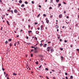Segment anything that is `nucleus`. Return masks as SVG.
<instances>
[{"label": "nucleus", "instance_id": "obj_1", "mask_svg": "<svg viewBox=\"0 0 79 79\" xmlns=\"http://www.w3.org/2000/svg\"><path fill=\"white\" fill-rule=\"evenodd\" d=\"M45 20L46 21V22L47 24L48 23H49V20L48 19V18H46Z\"/></svg>", "mask_w": 79, "mask_h": 79}, {"label": "nucleus", "instance_id": "obj_2", "mask_svg": "<svg viewBox=\"0 0 79 79\" xmlns=\"http://www.w3.org/2000/svg\"><path fill=\"white\" fill-rule=\"evenodd\" d=\"M51 49V47H48L47 48V51L48 52H50V50Z\"/></svg>", "mask_w": 79, "mask_h": 79}, {"label": "nucleus", "instance_id": "obj_3", "mask_svg": "<svg viewBox=\"0 0 79 79\" xmlns=\"http://www.w3.org/2000/svg\"><path fill=\"white\" fill-rule=\"evenodd\" d=\"M59 18H61L63 17V15L62 14H60L59 15Z\"/></svg>", "mask_w": 79, "mask_h": 79}, {"label": "nucleus", "instance_id": "obj_4", "mask_svg": "<svg viewBox=\"0 0 79 79\" xmlns=\"http://www.w3.org/2000/svg\"><path fill=\"white\" fill-rule=\"evenodd\" d=\"M47 44H45L44 46L43 47H44L45 48L46 47H47Z\"/></svg>", "mask_w": 79, "mask_h": 79}, {"label": "nucleus", "instance_id": "obj_5", "mask_svg": "<svg viewBox=\"0 0 79 79\" xmlns=\"http://www.w3.org/2000/svg\"><path fill=\"white\" fill-rule=\"evenodd\" d=\"M60 58H61V60H63V56H61Z\"/></svg>", "mask_w": 79, "mask_h": 79}, {"label": "nucleus", "instance_id": "obj_6", "mask_svg": "<svg viewBox=\"0 0 79 79\" xmlns=\"http://www.w3.org/2000/svg\"><path fill=\"white\" fill-rule=\"evenodd\" d=\"M17 12H18V10H14V12L15 13H16Z\"/></svg>", "mask_w": 79, "mask_h": 79}, {"label": "nucleus", "instance_id": "obj_7", "mask_svg": "<svg viewBox=\"0 0 79 79\" xmlns=\"http://www.w3.org/2000/svg\"><path fill=\"white\" fill-rule=\"evenodd\" d=\"M13 74L14 76H16L17 75V74L16 73H13Z\"/></svg>", "mask_w": 79, "mask_h": 79}, {"label": "nucleus", "instance_id": "obj_8", "mask_svg": "<svg viewBox=\"0 0 79 79\" xmlns=\"http://www.w3.org/2000/svg\"><path fill=\"white\" fill-rule=\"evenodd\" d=\"M56 29H58V26L57 25H56Z\"/></svg>", "mask_w": 79, "mask_h": 79}, {"label": "nucleus", "instance_id": "obj_9", "mask_svg": "<svg viewBox=\"0 0 79 79\" xmlns=\"http://www.w3.org/2000/svg\"><path fill=\"white\" fill-rule=\"evenodd\" d=\"M22 1L21 0H20L19 2V3H22Z\"/></svg>", "mask_w": 79, "mask_h": 79}, {"label": "nucleus", "instance_id": "obj_10", "mask_svg": "<svg viewBox=\"0 0 79 79\" xmlns=\"http://www.w3.org/2000/svg\"><path fill=\"white\" fill-rule=\"evenodd\" d=\"M6 22L8 25H10V23H9V22H8V21H7Z\"/></svg>", "mask_w": 79, "mask_h": 79}, {"label": "nucleus", "instance_id": "obj_11", "mask_svg": "<svg viewBox=\"0 0 79 79\" xmlns=\"http://www.w3.org/2000/svg\"><path fill=\"white\" fill-rule=\"evenodd\" d=\"M61 4L60 3L58 4V7H60V6H61Z\"/></svg>", "mask_w": 79, "mask_h": 79}, {"label": "nucleus", "instance_id": "obj_12", "mask_svg": "<svg viewBox=\"0 0 79 79\" xmlns=\"http://www.w3.org/2000/svg\"><path fill=\"white\" fill-rule=\"evenodd\" d=\"M24 4H22L21 6V7H24Z\"/></svg>", "mask_w": 79, "mask_h": 79}, {"label": "nucleus", "instance_id": "obj_13", "mask_svg": "<svg viewBox=\"0 0 79 79\" xmlns=\"http://www.w3.org/2000/svg\"><path fill=\"white\" fill-rule=\"evenodd\" d=\"M53 0H50V3H53Z\"/></svg>", "mask_w": 79, "mask_h": 79}, {"label": "nucleus", "instance_id": "obj_14", "mask_svg": "<svg viewBox=\"0 0 79 79\" xmlns=\"http://www.w3.org/2000/svg\"><path fill=\"white\" fill-rule=\"evenodd\" d=\"M37 32H38V31H36L35 33H36V34H38L39 33V31H38V33H37Z\"/></svg>", "mask_w": 79, "mask_h": 79}, {"label": "nucleus", "instance_id": "obj_15", "mask_svg": "<svg viewBox=\"0 0 79 79\" xmlns=\"http://www.w3.org/2000/svg\"><path fill=\"white\" fill-rule=\"evenodd\" d=\"M35 64H39V62L38 61L36 62H35Z\"/></svg>", "mask_w": 79, "mask_h": 79}, {"label": "nucleus", "instance_id": "obj_16", "mask_svg": "<svg viewBox=\"0 0 79 79\" xmlns=\"http://www.w3.org/2000/svg\"><path fill=\"white\" fill-rule=\"evenodd\" d=\"M51 53H52V52H53V49H51Z\"/></svg>", "mask_w": 79, "mask_h": 79}, {"label": "nucleus", "instance_id": "obj_17", "mask_svg": "<svg viewBox=\"0 0 79 79\" xmlns=\"http://www.w3.org/2000/svg\"><path fill=\"white\" fill-rule=\"evenodd\" d=\"M70 79H72L73 78V77L72 76H70Z\"/></svg>", "mask_w": 79, "mask_h": 79}, {"label": "nucleus", "instance_id": "obj_18", "mask_svg": "<svg viewBox=\"0 0 79 79\" xmlns=\"http://www.w3.org/2000/svg\"><path fill=\"white\" fill-rule=\"evenodd\" d=\"M24 3H25V4H27L28 3V2H24Z\"/></svg>", "mask_w": 79, "mask_h": 79}, {"label": "nucleus", "instance_id": "obj_19", "mask_svg": "<svg viewBox=\"0 0 79 79\" xmlns=\"http://www.w3.org/2000/svg\"><path fill=\"white\" fill-rule=\"evenodd\" d=\"M31 3H32L33 4H34V1H32L31 2Z\"/></svg>", "mask_w": 79, "mask_h": 79}, {"label": "nucleus", "instance_id": "obj_20", "mask_svg": "<svg viewBox=\"0 0 79 79\" xmlns=\"http://www.w3.org/2000/svg\"><path fill=\"white\" fill-rule=\"evenodd\" d=\"M41 67H42V65H40L39 67V68H40V69L41 68Z\"/></svg>", "mask_w": 79, "mask_h": 79}, {"label": "nucleus", "instance_id": "obj_21", "mask_svg": "<svg viewBox=\"0 0 79 79\" xmlns=\"http://www.w3.org/2000/svg\"><path fill=\"white\" fill-rule=\"evenodd\" d=\"M6 44H8V41H6L5 42Z\"/></svg>", "mask_w": 79, "mask_h": 79}, {"label": "nucleus", "instance_id": "obj_22", "mask_svg": "<svg viewBox=\"0 0 79 79\" xmlns=\"http://www.w3.org/2000/svg\"><path fill=\"white\" fill-rule=\"evenodd\" d=\"M37 24H38V23L37 22V23H35V25H37Z\"/></svg>", "mask_w": 79, "mask_h": 79}, {"label": "nucleus", "instance_id": "obj_23", "mask_svg": "<svg viewBox=\"0 0 79 79\" xmlns=\"http://www.w3.org/2000/svg\"><path fill=\"white\" fill-rule=\"evenodd\" d=\"M10 47H11V46H12V44H11V43H10Z\"/></svg>", "mask_w": 79, "mask_h": 79}, {"label": "nucleus", "instance_id": "obj_24", "mask_svg": "<svg viewBox=\"0 0 79 79\" xmlns=\"http://www.w3.org/2000/svg\"><path fill=\"white\" fill-rule=\"evenodd\" d=\"M30 32H32V31H28V33H30Z\"/></svg>", "mask_w": 79, "mask_h": 79}, {"label": "nucleus", "instance_id": "obj_25", "mask_svg": "<svg viewBox=\"0 0 79 79\" xmlns=\"http://www.w3.org/2000/svg\"><path fill=\"white\" fill-rule=\"evenodd\" d=\"M6 77H8V74H6Z\"/></svg>", "mask_w": 79, "mask_h": 79}, {"label": "nucleus", "instance_id": "obj_26", "mask_svg": "<svg viewBox=\"0 0 79 79\" xmlns=\"http://www.w3.org/2000/svg\"><path fill=\"white\" fill-rule=\"evenodd\" d=\"M34 48H35V50H36V49L37 48V47H36V48L35 47Z\"/></svg>", "mask_w": 79, "mask_h": 79}, {"label": "nucleus", "instance_id": "obj_27", "mask_svg": "<svg viewBox=\"0 0 79 79\" xmlns=\"http://www.w3.org/2000/svg\"><path fill=\"white\" fill-rule=\"evenodd\" d=\"M33 56V55L32 54H31V57H32Z\"/></svg>", "mask_w": 79, "mask_h": 79}, {"label": "nucleus", "instance_id": "obj_28", "mask_svg": "<svg viewBox=\"0 0 79 79\" xmlns=\"http://www.w3.org/2000/svg\"><path fill=\"white\" fill-rule=\"evenodd\" d=\"M63 3L64 4V5H66V3H65V2H63Z\"/></svg>", "mask_w": 79, "mask_h": 79}, {"label": "nucleus", "instance_id": "obj_29", "mask_svg": "<svg viewBox=\"0 0 79 79\" xmlns=\"http://www.w3.org/2000/svg\"><path fill=\"white\" fill-rule=\"evenodd\" d=\"M44 16H47V15H45V14H43Z\"/></svg>", "mask_w": 79, "mask_h": 79}, {"label": "nucleus", "instance_id": "obj_30", "mask_svg": "<svg viewBox=\"0 0 79 79\" xmlns=\"http://www.w3.org/2000/svg\"><path fill=\"white\" fill-rule=\"evenodd\" d=\"M38 51H35V52L34 53H37Z\"/></svg>", "mask_w": 79, "mask_h": 79}, {"label": "nucleus", "instance_id": "obj_31", "mask_svg": "<svg viewBox=\"0 0 79 79\" xmlns=\"http://www.w3.org/2000/svg\"><path fill=\"white\" fill-rule=\"evenodd\" d=\"M8 40H9V41H10V42H11V39H9Z\"/></svg>", "mask_w": 79, "mask_h": 79}, {"label": "nucleus", "instance_id": "obj_32", "mask_svg": "<svg viewBox=\"0 0 79 79\" xmlns=\"http://www.w3.org/2000/svg\"><path fill=\"white\" fill-rule=\"evenodd\" d=\"M64 42L65 43H66V42H67V40H64Z\"/></svg>", "mask_w": 79, "mask_h": 79}, {"label": "nucleus", "instance_id": "obj_33", "mask_svg": "<svg viewBox=\"0 0 79 79\" xmlns=\"http://www.w3.org/2000/svg\"><path fill=\"white\" fill-rule=\"evenodd\" d=\"M40 14H39L37 16V17H39V16H40Z\"/></svg>", "mask_w": 79, "mask_h": 79}, {"label": "nucleus", "instance_id": "obj_34", "mask_svg": "<svg viewBox=\"0 0 79 79\" xmlns=\"http://www.w3.org/2000/svg\"><path fill=\"white\" fill-rule=\"evenodd\" d=\"M59 0H56V2H59Z\"/></svg>", "mask_w": 79, "mask_h": 79}, {"label": "nucleus", "instance_id": "obj_35", "mask_svg": "<svg viewBox=\"0 0 79 79\" xmlns=\"http://www.w3.org/2000/svg\"><path fill=\"white\" fill-rule=\"evenodd\" d=\"M35 39H36V40H37V38H36V37H35Z\"/></svg>", "mask_w": 79, "mask_h": 79}, {"label": "nucleus", "instance_id": "obj_36", "mask_svg": "<svg viewBox=\"0 0 79 79\" xmlns=\"http://www.w3.org/2000/svg\"><path fill=\"white\" fill-rule=\"evenodd\" d=\"M50 9H52V7H50L49 8V9L50 10Z\"/></svg>", "mask_w": 79, "mask_h": 79}, {"label": "nucleus", "instance_id": "obj_37", "mask_svg": "<svg viewBox=\"0 0 79 79\" xmlns=\"http://www.w3.org/2000/svg\"><path fill=\"white\" fill-rule=\"evenodd\" d=\"M45 70H47V71L48 70V69H47V68H45Z\"/></svg>", "mask_w": 79, "mask_h": 79}, {"label": "nucleus", "instance_id": "obj_38", "mask_svg": "<svg viewBox=\"0 0 79 79\" xmlns=\"http://www.w3.org/2000/svg\"><path fill=\"white\" fill-rule=\"evenodd\" d=\"M65 75H66V76H67V75H68V73H65Z\"/></svg>", "mask_w": 79, "mask_h": 79}, {"label": "nucleus", "instance_id": "obj_39", "mask_svg": "<svg viewBox=\"0 0 79 79\" xmlns=\"http://www.w3.org/2000/svg\"><path fill=\"white\" fill-rule=\"evenodd\" d=\"M2 69L3 71H5V69H4L3 68H2Z\"/></svg>", "mask_w": 79, "mask_h": 79}, {"label": "nucleus", "instance_id": "obj_40", "mask_svg": "<svg viewBox=\"0 0 79 79\" xmlns=\"http://www.w3.org/2000/svg\"><path fill=\"white\" fill-rule=\"evenodd\" d=\"M46 77L47 79H49V78H48V76H46Z\"/></svg>", "mask_w": 79, "mask_h": 79}, {"label": "nucleus", "instance_id": "obj_41", "mask_svg": "<svg viewBox=\"0 0 79 79\" xmlns=\"http://www.w3.org/2000/svg\"><path fill=\"white\" fill-rule=\"evenodd\" d=\"M44 27V26L43 25H41V28H42Z\"/></svg>", "mask_w": 79, "mask_h": 79}, {"label": "nucleus", "instance_id": "obj_42", "mask_svg": "<svg viewBox=\"0 0 79 79\" xmlns=\"http://www.w3.org/2000/svg\"><path fill=\"white\" fill-rule=\"evenodd\" d=\"M39 77H42V78L43 77H42L40 75H39Z\"/></svg>", "mask_w": 79, "mask_h": 79}, {"label": "nucleus", "instance_id": "obj_43", "mask_svg": "<svg viewBox=\"0 0 79 79\" xmlns=\"http://www.w3.org/2000/svg\"><path fill=\"white\" fill-rule=\"evenodd\" d=\"M63 48H60V50H61V51L63 50Z\"/></svg>", "mask_w": 79, "mask_h": 79}, {"label": "nucleus", "instance_id": "obj_44", "mask_svg": "<svg viewBox=\"0 0 79 79\" xmlns=\"http://www.w3.org/2000/svg\"><path fill=\"white\" fill-rule=\"evenodd\" d=\"M39 7L40 8H41V6H40V5H39Z\"/></svg>", "mask_w": 79, "mask_h": 79}, {"label": "nucleus", "instance_id": "obj_45", "mask_svg": "<svg viewBox=\"0 0 79 79\" xmlns=\"http://www.w3.org/2000/svg\"><path fill=\"white\" fill-rule=\"evenodd\" d=\"M42 45H43V44H42L41 43L40 44V46H42Z\"/></svg>", "mask_w": 79, "mask_h": 79}, {"label": "nucleus", "instance_id": "obj_46", "mask_svg": "<svg viewBox=\"0 0 79 79\" xmlns=\"http://www.w3.org/2000/svg\"><path fill=\"white\" fill-rule=\"evenodd\" d=\"M65 23H66V24H69V22H65Z\"/></svg>", "mask_w": 79, "mask_h": 79}, {"label": "nucleus", "instance_id": "obj_47", "mask_svg": "<svg viewBox=\"0 0 79 79\" xmlns=\"http://www.w3.org/2000/svg\"><path fill=\"white\" fill-rule=\"evenodd\" d=\"M11 12L12 13H13V10H11Z\"/></svg>", "mask_w": 79, "mask_h": 79}, {"label": "nucleus", "instance_id": "obj_48", "mask_svg": "<svg viewBox=\"0 0 79 79\" xmlns=\"http://www.w3.org/2000/svg\"><path fill=\"white\" fill-rule=\"evenodd\" d=\"M65 79H68V77H66Z\"/></svg>", "mask_w": 79, "mask_h": 79}, {"label": "nucleus", "instance_id": "obj_49", "mask_svg": "<svg viewBox=\"0 0 79 79\" xmlns=\"http://www.w3.org/2000/svg\"><path fill=\"white\" fill-rule=\"evenodd\" d=\"M18 44H19V41L18 42L17 45H18Z\"/></svg>", "mask_w": 79, "mask_h": 79}, {"label": "nucleus", "instance_id": "obj_50", "mask_svg": "<svg viewBox=\"0 0 79 79\" xmlns=\"http://www.w3.org/2000/svg\"><path fill=\"white\" fill-rule=\"evenodd\" d=\"M60 42H61L62 41V40L61 39H60Z\"/></svg>", "mask_w": 79, "mask_h": 79}, {"label": "nucleus", "instance_id": "obj_51", "mask_svg": "<svg viewBox=\"0 0 79 79\" xmlns=\"http://www.w3.org/2000/svg\"><path fill=\"white\" fill-rule=\"evenodd\" d=\"M44 40H42L41 41V42H44Z\"/></svg>", "mask_w": 79, "mask_h": 79}, {"label": "nucleus", "instance_id": "obj_52", "mask_svg": "<svg viewBox=\"0 0 79 79\" xmlns=\"http://www.w3.org/2000/svg\"><path fill=\"white\" fill-rule=\"evenodd\" d=\"M66 18H67V19H68V18H69V16H67L66 17Z\"/></svg>", "mask_w": 79, "mask_h": 79}, {"label": "nucleus", "instance_id": "obj_53", "mask_svg": "<svg viewBox=\"0 0 79 79\" xmlns=\"http://www.w3.org/2000/svg\"><path fill=\"white\" fill-rule=\"evenodd\" d=\"M26 38H27V39H28V36H26Z\"/></svg>", "mask_w": 79, "mask_h": 79}, {"label": "nucleus", "instance_id": "obj_54", "mask_svg": "<svg viewBox=\"0 0 79 79\" xmlns=\"http://www.w3.org/2000/svg\"><path fill=\"white\" fill-rule=\"evenodd\" d=\"M35 47H33L32 46H31V48H34Z\"/></svg>", "mask_w": 79, "mask_h": 79}, {"label": "nucleus", "instance_id": "obj_55", "mask_svg": "<svg viewBox=\"0 0 79 79\" xmlns=\"http://www.w3.org/2000/svg\"><path fill=\"white\" fill-rule=\"evenodd\" d=\"M50 43H51V42L49 41V42H48V44H50Z\"/></svg>", "mask_w": 79, "mask_h": 79}, {"label": "nucleus", "instance_id": "obj_56", "mask_svg": "<svg viewBox=\"0 0 79 79\" xmlns=\"http://www.w3.org/2000/svg\"><path fill=\"white\" fill-rule=\"evenodd\" d=\"M7 11H11V10H7Z\"/></svg>", "mask_w": 79, "mask_h": 79}, {"label": "nucleus", "instance_id": "obj_57", "mask_svg": "<svg viewBox=\"0 0 79 79\" xmlns=\"http://www.w3.org/2000/svg\"><path fill=\"white\" fill-rule=\"evenodd\" d=\"M64 26H63L62 27V28H63V29H64Z\"/></svg>", "mask_w": 79, "mask_h": 79}, {"label": "nucleus", "instance_id": "obj_58", "mask_svg": "<svg viewBox=\"0 0 79 79\" xmlns=\"http://www.w3.org/2000/svg\"><path fill=\"white\" fill-rule=\"evenodd\" d=\"M33 51H34V49H32L31 50V52H33Z\"/></svg>", "mask_w": 79, "mask_h": 79}, {"label": "nucleus", "instance_id": "obj_59", "mask_svg": "<svg viewBox=\"0 0 79 79\" xmlns=\"http://www.w3.org/2000/svg\"><path fill=\"white\" fill-rule=\"evenodd\" d=\"M28 27H29V28L31 27V26H30V25H28Z\"/></svg>", "mask_w": 79, "mask_h": 79}, {"label": "nucleus", "instance_id": "obj_60", "mask_svg": "<svg viewBox=\"0 0 79 79\" xmlns=\"http://www.w3.org/2000/svg\"><path fill=\"white\" fill-rule=\"evenodd\" d=\"M53 79H55V77H53Z\"/></svg>", "mask_w": 79, "mask_h": 79}, {"label": "nucleus", "instance_id": "obj_61", "mask_svg": "<svg viewBox=\"0 0 79 79\" xmlns=\"http://www.w3.org/2000/svg\"><path fill=\"white\" fill-rule=\"evenodd\" d=\"M16 43H15L14 44L15 46H16Z\"/></svg>", "mask_w": 79, "mask_h": 79}, {"label": "nucleus", "instance_id": "obj_62", "mask_svg": "<svg viewBox=\"0 0 79 79\" xmlns=\"http://www.w3.org/2000/svg\"><path fill=\"white\" fill-rule=\"evenodd\" d=\"M62 68H63V69H64V68H65L64 66H63Z\"/></svg>", "mask_w": 79, "mask_h": 79}, {"label": "nucleus", "instance_id": "obj_63", "mask_svg": "<svg viewBox=\"0 0 79 79\" xmlns=\"http://www.w3.org/2000/svg\"><path fill=\"white\" fill-rule=\"evenodd\" d=\"M37 29H38V30H39L40 29V28H39H39H37Z\"/></svg>", "mask_w": 79, "mask_h": 79}, {"label": "nucleus", "instance_id": "obj_64", "mask_svg": "<svg viewBox=\"0 0 79 79\" xmlns=\"http://www.w3.org/2000/svg\"><path fill=\"white\" fill-rule=\"evenodd\" d=\"M77 51H79V49H77Z\"/></svg>", "mask_w": 79, "mask_h": 79}]
</instances>
